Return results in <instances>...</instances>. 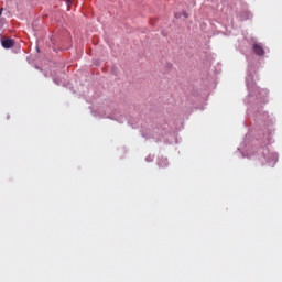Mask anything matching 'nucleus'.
<instances>
[{"mask_svg": "<svg viewBox=\"0 0 282 282\" xmlns=\"http://www.w3.org/2000/svg\"><path fill=\"white\" fill-rule=\"evenodd\" d=\"M1 45L4 50H10L14 45V40L3 39V40H1Z\"/></svg>", "mask_w": 282, "mask_h": 282, "instance_id": "1", "label": "nucleus"}, {"mask_svg": "<svg viewBox=\"0 0 282 282\" xmlns=\"http://www.w3.org/2000/svg\"><path fill=\"white\" fill-rule=\"evenodd\" d=\"M3 14V8L0 9V17Z\"/></svg>", "mask_w": 282, "mask_h": 282, "instance_id": "3", "label": "nucleus"}, {"mask_svg": "<svg viewBox=\"0 0 282 282\" xmlns=\"http://www.w3.org/2000/svg\"><path fill=\"white\" fill-rule=\"evenodd\" d=\"M253 52H254V54H257V56H263L265 54L263 46H261L259 44L253 45Z\"/></svg>", "mask_w": 282, "mask_h": 282, "instance_id": "2", "label": "nucleus"}]
</instances>
